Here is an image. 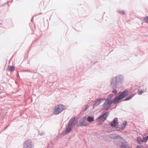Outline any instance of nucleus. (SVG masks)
<instances>
[{"instance_id": "obj_8", "label": "nucleus", "mask_w": 148, "mask_h": 148, "mask_svg": "<svg viewBox=\"0 0 148 148\" xmlns=\"http://www.w3.org/2000/svg\"><path fill=\"white\" fill-rule=\"evenodd\" d=\"M79 125L80 126H86L88 125V122L86 121L85 117H83L79 121Z\"/></svg>"}, {"instance_id": "obj_7", "label": "nucleus", "mask_w": 148, "mask_h": 148, "mask_svg": "<svg viewBox=\"0 0 148 148\" xmlns=\"http://www.w3.org/2000/svg\"><path fill=\"white\" fill-rule=\"evenodd\" d=\"M33 146L30 140H26L23 145V148H33Z\"/></svg>"}, {"instance_id": "obj_17", "label": "nucleus", "mask_w": 148, "mask_h": 148, "mask_svg": "<svg viewBox=\"0 0 148 148\" xmlns=\"http://www.w3.org/2000/svg\"><path fill=\"white\" fill-rule=\"evenodd\" d=\"M118 12L120 14H121L124 15L125 14L124 11L123 10H119L118 11Z\"/></svg>"}, {"instance_id": "obj_11", "label": "nucleus", "mask_w": 148, "mask_h": 148, "mask_svg": "<svg viewBox=\"0 0 148 148\" xmlns=\"http://www.w3.org/2000/svg\"><path fill=\"white\" fill-rule=\"evenodd\" d=\"M108 115V113L106 112L103 114L99 117L97 118V119L99 120L100 121L103 122L107 117Z\"/></svg>"}, {"instance_id": "obj_15", "label": "nucleus", "mask_w": 148, "mask_h": 148, "mask_svg": "<svg viewBox=\"0 0 148 148\" xmlns=\"http://www.w3.org/2000/svg\"><path fill=\"white\" fill-rule=\"evenodd\" d=\"M113 95L112 94H110L107 97V100L108 101L112 100L111 99L113 97Z\"/></svg>"}, {"instance_id": "obj_12", "label": "nucleus", "mask_w": 148, "mask_h": 148, "mask_svg": "<svg viewBox=\"0 0 148 148\" xmlns=\"http://www.w3.org/2000/svg\"><path fill=\"white\" fill-rule=\"evenodd\" d=\"M103 99L102 98H100L98 99L95 102V104L93 106H98L101 103L103 102Z\"/></svg>"}, {"instance_id": "obj_10", "label": "nucleus", "mask_w": 148, "mask_h": 148, "mask_svg": "<svg viewBox=\"0 0 148 148\" xmlns=\"http://www.w3.org/2000/svg\"><path fill=\"white\" fill-rule=\"evenodd\" d=\"M148 139V136H146L144 137L142 139H141L140 137H138L137 138V140L138 142L140 143L141 142H146Z\"/></svg>"}, {"instance_id": "obj_19", "label": "nucleus", "mask_w": 148, "mask_h": 148, "mask_svg": "<svg viewBox=\"0 0 148 148\" xmlns=\"http://www.w3.org/2000/svg\"><path fill=\"white\" fill-rule=\"evenodd\" d=\"M145 92V91L143 90H140L138 93V94L141 95L142 93Z\"/></svg>"}, {"instance_id": "obj_9", "label": "nucleus", "mask_w": 148, "mask_h": 148, "mask_svg": "<svg viewBox=\"0 0 148 148\" xmlns=\"http://www.w3.org/2000/svg\"><path fill=\"white\" fill-rule=\"evenodd\" d=\"M112 102H113V100L108 101L106 100L103 104V107L105 109L107 110L110 107V105Z\"/></svg>"}, {"instance_id": "obj_3", "label": "nucleus", "mask_w": 148, "mask_h": 148, "mask_svg": "<svg viewBox=\"0 0 148 148\" xmlns=\"http://www.w3.org/2000/svg\"><path fill=\"white\" fill-rule=\"evenodd\" d=\"M66 109V106L62 104L57 105L53 109V113L55 115L58 114Z\"/></svg>"}, {"instance_id": "obj_5", "label": "nucleus", "mask_w": 148, "mask_h": 148, "mask_svg": "<svg viewBox=\"0 0 148 148\" xmlns=\"http://www.w3.org/2000/svg\"><path fill=\"white\" fill-rule=\"evenodd\" d=\"M77 123L76 121L75 118H72L70 121L68 125L66 126V129L65 131L66 133H69L72 129L73 127Z\"/></svg>"}, {"instance_id": "obj_16", "label": "nucleus", "mask_w": 148, "mask_h": 148, "mask_svg": "<svg viewBox=\"0 0 148 148\" xmlns=\"http://www.w3.org/2000/svg\"><path fill=\"white\" fill-rule=\"evenodd\" d=\"M8 70L10 71H13L14 70V68L12 66H8Z\"/></svg>"}, {"instance_id": "obj_1", "label": "nucleus", "mask_w": 148, "mask_h": 148, "mask_svg": "<svg viewBox=\"0 0 148 148\" xmlns=\"http://www.w3.org/2000/svg\"><path fill=\"white\" fill-rule=\"evenodd\" d=\"M124 81V76L119 74L112 77L110 81V86L112 88H120Z\"/></svg>"}, {"instance_id": "obj_13", "label": "nucleus", "mask_w": 148, "mask_h": 148, "mask_svg": "<svg viewBox=\"0 0 148 148\" xmlns=\"http://www.w3.org/2000/svg\"><path fill=\"white\" fill-rule=\"evenodd\" d=\"M86 120L89 123H91L94 121V118L93 117L88 116Z\"/></svg>"}, {"instance_id": "obj_2", "label": "nucleus", "mask_w": 148, "mask_h": 148, "mask_svg": "<svg viewBox=\"0 0 148 148\" xmlns=\"http://www.w3.org/2000/svg\"><path fill=\"white\" fill-rule=\"evenodd\" d=\"M118 119L117 118L114 119L113 121L110 123L111 126L112 127H114L116 128L117 130H123L125 129L127 125V122L124 121L123 122L121 125V127H117V126L118 124L117 122Z\"/></svg>"}, {"instance_id": "obj_14", "label": "nucleus", "mask_w": 148, "mask_h": 148, "mask_svg": "<svg viewBox=\"0 0 148 148\" xmlns=\"http://www.w3.org/2000/svg\"><path fill=\"white\" fill-rule=\"evenodd\" d=\"M135 95V94H134L130 96L129 97H127L126 98L125 101H127L129 100L130 99H131L132 98V97L134 96V95Z\"/></svg>"}, {"instance_id": "obj_4", "label": "nucleus", "mask_w": 148, "mask_h": 148, "mask_svg": "<svg viewBox=\"0 0 148 148\" xmlns=\"http://www.w3.org/2000/svg\"><path fill=\"white\" fill-rule=\"evenodd\" d=\"M127 93L128 91L127 90H125L123 92H120L119 93V95L115 97L113 100L114 103H116L119 102L120 100L127 96L128 95Z\"/></svg>"}, {"instance_id": "obj_20", "label": "nucleus", "mask_w": 148, "mask_h": 148, "mask_svg": "<svg viewBox=\"0 0 148 148\" xmlns=\"http://www.w3.org/2000/svg\"><path fill=\"white\" fill-rule=\"evenodd\" d=\"M113 89L112 90V92L114 93V94H116L117 93V91L116 88H112Z\"/></svg>"}, {"instance_id": "obj_18", "label": "nucleus", "mask_w": 148, "mask_h": 148, "mask_svg": "<svg viewBox=\"0 0 148 148\" xmlns=\"http://www.w3.org/2000/svg\"><path fill=\"white\" fill-rule=\"evenodd\" d=\"M144 20L145 22L148 23V16H146L144 18Z\"/></svg>"}, {"instance_id": "obj_6", "label": "nucleus", "mask_w": 148, "mask_h": 148, "mask_svg": "<svg viewBox=\"0 0 148 148\" xmlns=\"http://www.w3.org/2000/svg\"><path fill=\"white\" fill-rule=\"evenodd\" d=\"M114 140H116V142H118V143H116L117 145H119L121 147L124 145L123 143L124 142V140L122 138L119 136H116L114 138Z\"/></svg>"}]
</instances>
